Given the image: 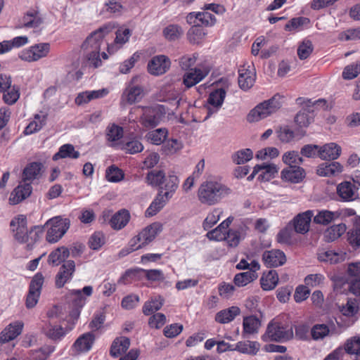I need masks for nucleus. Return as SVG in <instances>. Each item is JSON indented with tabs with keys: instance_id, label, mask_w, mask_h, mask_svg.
<instances>
[{
	"instance_id": "1",
	"label": "nucleus",
	"mask_w": 360,
	"mask_h": 360,
	"mask_svg": "<svg viewBox=\"0 0 360 360\" xmlns=\"http://www.w3.org/2000/svg\"><path fill=\"white\" fill-rule=\"evenodd\" d=\"M115 28L114 23L109 22L91 32L82 45L86 59L89 65L94 68L101 65V46L104 44L105 37Z\"/></svg>"
},
{
	"instance_id": "2",
	"label": "nucleus",
	"mask_w": 360,
	"mask_h": 360,
	"mask_svg": "<svg viewBox=\"0 0 360 360\" xmlns=\"http://www.w3.org/2000/svg\"><path fill=\"white\" fill-rule=\"evenodd\" d=\"M231 190L225 184L216 180H207L199 187L198 198L204 205H214L227 197Z\"/></svg>"
},
{
	"instance_id": "3",
	"label": "nucleus",
	"mask_w": 360,
	"mask_h": 360,
	"mask_svg": "<svg viewBox=\"0 0 360 360\" xmlns=\"http://www.w3.org/2000/svg\"><path fill=\"white\" fill-rule=\"evenodd\" d=\"M46 228V240L53 244L58 242L70 228V220L60 216L52 217L47 220L44 225Z\"/></svg>"
},
{
	"instance_id": "4",
	"label": "nucleus",
	"mask_w": 360,
	"mask_h": 360,
	"mask_svg": "<svg viewBox=\"0 0 360 360\" xmlns=\"http://www.w3.org/2000/svg\"><path fill=\"white\" fill-rule=\"evenodd\" d=\"M279 96H274L256 105L248 115L249 122H258L275 113L282 106Z\"/></svg>"
},
{
	"instance_id": "5",
	"label": "nucleus",
	"mask_w": 360,
	"mask_h": 360,
	"mask_svg": "<svg viewBox=\"0 0 360 360\" xmlns=\"http://www.w3.org/2000/svg\"><path fill=\"white\" fill-rule=\"evenodd\" d=\"M298 104L302 105V108L297 112L295 117V122L300 128L307 127L314 121V111L316 105L326 104V101L319 99L314 101L311 100L298 98L297 99Z\"/></svg>"
},
{
	"instance_id": "6",
	"label": "nucleus",
	"mask_w": 360,
	"mask_h": 360,
	"mask_svg": "<svg viewBox=\"0 0 360 360\" xmlns=\"http://www.w3.org/2000/svg\"><path fill=\"white\" fill-rule=\"evenodd\" d=\"M292 335L291 328L273 319L268 323L266 332L262 335V340L264 342H285L290 340Z\"/></svg>"
},
{
	"instance_id": "7",
	"label": "nucleus",
	"mask_w": 360,
	"mask_h": 360,
	"mask_svg": "<svg viewBox=\"0 0 360 360\" xmlns=\"http://www.w3.org/2000/svg\"><path fill=\"white\" fill-rule=\"evenodd\" d=\"M137 79V77H133L123 91L120 98L121 105H132L143 98L144 90L142 86L135 84Z\"/></svg>"
},
{
	"instance_id": "8",
	"label": "nucleus",
	"mask_w": 360,
	"mask_h": 360,
	"mask_svg": "<svg viewBox=\"0 0 360 360\" xmlns=\"http://www.w3.org/2000/svg\"><path fill=\"white\" fill-rule=\"evenodd\" d=\"M44 282V277L40 272L37 273L32 278L28 293L26 296L25 305L28 309L34 307L39 299L41 288Z\"/></svg>"
},
{
	"instance_id": "9",
	"label": "nucleus",
	"mask_w": 360,
	"mask_h": 360,
	"mask_svg": "<svg viewBox=\"0 0 360 360\" xmlns=\"http://www.w3.org/2000/svg\"><path fill=\"white\" fill-rule=\"evenodd\" d=\"M50 44L39 43L25 49L19 53V58L24 61L34 62L45 58L50 51Z\"/></svg>"
},
{
	"instance_id": "10",
	"label": "nucleus",
	"mask_w": 360,
	"mask_h": 360,
	"mask_svg": "<svg viewBox=\"0 0 360 360\" xmlns=\"http://www.w3.org/2000/svg\"><path fill=\"white\" fill-rule=\"evenodd\" d=\"M256 70L253 63H245L238 69V85L244 91L250 89L255 84Z\"/></svg>"
},
{
	"instance_id": "11",
	"label": "nucleus",
	"mask_w": 360,
	"mask_h": 360,
	"mask_svg": "<svg viewBox=\"0 0 360 360\" xmlns=\"http://www.w3.org/2000/svg\"><path fill=\"white\" fill-rule=\"evenodd\" d=\"M226 96V91L224 88H218L212 91L207 98V119L212 114L216 113L222 106Z\"/></svg>"
},
{
	"instance_id": "12",
	"label": "nucleus",
	"mask_w": 360,
	"mask_h": 360,
	"mask_svg": "<svg viewBox=\"0 0 360 360\" xmlns=\"http://www.w3.org/2000/svg\"><path fill=\"white\" fill-rule=\"evenodd\" d=\"M27 224V218L22 214L14 217L10 223L14 238L20 243L25 242V237L28 231Z\"/></svg>"
},
{
	"instance_id": "13",
	"label": "nucleus",
	"mask_w": 360,
	"mask_h": 360,
	"mask_svg": "<svg viewBox=\"0 0 360 360\" xmlns=\"http://www.w3.org/2000/svg\"><path fill=\"white\" fill-rule=\"evenodd\" d=\"M170 60L164 55L154 56L148 63V71L153 75H161L170 67Z\"/></svg>"
},
{
	"instance_id": "14",
	"label": "nucleus",
	"mask_w": 360,
	"mask_h": 360,
	"mask_svg": "<svg viewBox=\"0 0 360 360\" xmlns=\"http://www.w3.org/2000/svg\"><path fill=\"white\" fill-rule=\"evenodd\" d=\"M210 71V68L207 66L191 69L184 74L183 83L187 88H191L201 82Z\"/></svg>"
},
{
	"instance_id": "15",
	"label": "nucleus",
	"mask_w": 360,
	"mask_h": 360,
	"mask_svg": "<svg viewBox=\"0 0 360 360\" xmlns=\"http://www.w3.org/2000/svg\"><path fill=\"white\" fill-rule=\"evenodd\" d=\"M95 340L91 333H86L80 335L73 343L71 350L74 354L86 353L91 350Z\"/></svg>"
},
{
	"instance_id": "16",
	"label": "nucleus",
	"mask_w": 360,
	"mask_h": 360,
	"mask_svg": "<svg viewBox=\"0 0 360 360\" xmlns=\"http://www.w3.org/2000/svg\"><path fill=\"white\" fill-rule=\"evenodd\" d=\"M262 260L267 267H277L285 263L286 257L283 251L274 249L264 251L262 254Z\"/></svg>"
},
{
	"instance_id": "17",
	"label": "nucleus",
	"mask_w": 360,
	"mask_h": 360,
	"mask_svg": "<svg viewBox=\"0 0 360 360\" xmlns=\"http://www.w3.org/2000/svg\"><path fill=\"white\" fill-rule=\"evenodd\" d=\"M75 271V263L73 260H68L60 266L56 276V285L60 288L70 281Z\"/></svg>"
},
{
	"instance_id": "18",
	"label": "nucleus",
	"mask_w": 360,
	"mask_h": 360,
	"mask_svg": "<svg viewBox=\"0 0 360 360\" xmlns=\"http://www.w3.org/2000/svg\"><path fill=\"white\" fill-rule=\"evenodd\" d=\"M357 188L349 181H342L336 188L337 195L342 202H351L358 198Z\"/></svg>"
},
{
	"instance_id": "19",
	"label": "nucleus",
	"mask_w": 360,
	"mask_h": 360,
	"mask_svg": "<svg viewBox=\"0 0 360 360\" xmlns=\"http://www.w3.org/2000/svg\"><path fill=\"white\" fill-rule=\"evenodd\" d=\"M186 20L189 24H195L201 27H211L216 23L215 16L207 11L190 13L186 17Z\"/></svg>"
},
{
	"instance_id": "20",
	"label": "nucleus",
	"mask_w": 360,
	"mask_h": 360,
	"mask_svg": "<svg viewBox=\"0 0 360 360\" xmlns=\"http://www.w3.org/2000/svg\"><path fill=\"white\" fill-rule=\"evenodd\" d=\"M32 192V185L30 183L21 181L18 186L11 192L8 199L9 203L11 205H17L28 198Z\"/></svg>"
},
{
	"instance_id": "21",
	"label": "nucleus",
	"mask_w": 360,
	"mask_h": 360,
	"mask_svg": "<svg viewBox=\"0 0 360 360\" xmlns=\"http://www.w3.org/2000/svg\"><path fill=\"white\" fill-rule=\"evenodd\" d=\"M305 177V172L301 167H288L281 172V179L283 181L298 184Z\"/></svg>"
},
{
	"instance_id": "22",
	"label": "nucleus",
	"mask_w": 360,
	"mask_h": 360,
	"mask_svg": "<svg viewBox=\"0 0 360 360\" xmlns=\"http://www.w3.org/2000/svg\"><path fill=\"white\" fill-rule=\"evenodd\" d=\"M160 120L161 115L157 108H144L140 122L146 128H154L160 124Z\"/></svg>"
},
{
	"instance_id": "23",
	"label": "nucleus",
	"mask_w": 360,
	"mask_h": 360,
	"mask_svg": "<svg viewBox=\"0 0 360 360\" xmlns=\"http://www.w3.org/2000/svg\"><path fill=\"white\" fill-rule=\"evenodd\" d=\"M179 179L174 172H170L160 187L158 192L163 193V196L169 200L173 197L179 187Z\"/></svg>"
},
{
	"instance_id": "24",
	"label": "nucleus",
	"mask_w": 360,
	"mask_h": 360,
	"mask_svg": "<svg viewBox=\"0 0 360 360\" xmlns=\"http://www.w3.org/2000/svg\"><path fill=\"white\" fill-rule=\"evenodd\" d=\"M124 131L122 127L116 124H110L105 130V137L108 145L119 148L121 146L120 139L123 137Z\"/></svg>"
},
{
	"instance_id": "25",
	"label": "nucleus",
	"mask_w": 360,
	"mask_h": 360,
	"mask_svg": "<svg viewBox=\"0 0 360 360\" xmlns=\"http://www.w3.org/2000/svg\"><path fill=\"white\" fill-rule=\"evenodd\" d=\"M43 171V165L40 162H33L29 163L23 169L22 181L31 184L34 180L39 179Z\"/></svg>"
},
{
	"instance_id": "26",
	"label": "nucleus",
	"mask_w": 360,
	"mask_h": 360,
	"mask_svg": "<svg viewBox=\"0 0 360 360\" xmlns=\"http://www.w3.org/2000/svg\"><path fill=\"white\" fill-rule=\"evenodd\" d=\"M312 217L313 212L311 210H307L298 214L293 219V226L295 231L301 234L307 233L309 230L310 222Z\"/></svg>"
},
{
	"instance_id": "27",
	"label": "nucleus",
	"mask_w": 360,
	"mask_h": 360,
	"mask_svg": "<svg viewBox=\"0 0 360 360\" xmlns=\"http://www.w3.org/2000/svg\"><path fill=\"white\" fill-rule=\"evenodd\" d=\"M43 332L48 338L53 341H60L66 335L68 330L61 325L53 323L50 320L44 326Z\"/></svg>"
},
{
	"instance_id": "28",
	"label": "nucleus",
	"mask_w": 360,
	"mask_h": 360,
	"mask_svg": "<svg viewBox=\"0 0 360 360\" xmlns=\"http://www.w3.org/2000/svg\"><path fill=\"white\" fill-rule=\"evenodd\" d=\"M44 235V226H34L30 231H27V233L25 237V242H22V243L26 244V248L31 250L41 240Z\"/></svg>"
},
{
	"instance_id": "29",
	"label": "nucleus",
	"mask_w": 360,
	"mask_h": 360,
	"mask_svg": "<svg viewBox=\"0 0 360 360\" xmlns=\"http://www.w3.org/2000/svg\"><path fill=\"white\" fill-rule=\"evenodd\" d=\"M162 224L158 222H155L142 229L138 233V236L140 237L142 244H144L146 246L151 243L158 234L162 231Z\"/></svg>"
},
{
	"instance_id": "30",
	"label": "nucleus",
	"mask_w": 360,
	"mask_h": 360,
	"mask_svg": "<svg viewBox=\"0 0 360 360\" xmlns=\"http://www.w3.org/2000/svg\"><path fill=\"white\" fill-rule=\"evenodd\" d=\"M278 169L275 164L264 162L255 166V173H259L258 179L267 181L275 177Z\"/></svg>"
},
{
	"instance_id": "31",
	"label": "nucleus",
	"mask_w": 360,
	"mask_h": 360,
	"mask_svg": "<svg viewBox=\"0 0 360 360\" xmlns=\"http://www.w3.org/2000/svg\"><path fill=\"white\" fill-rule=\"evenodd\" d=\"M341 147L335 143H329L320 147L318 156L322 160H336L341 154Z\"/></svg>"
},
{
	"instance_id": "32",
	"label": "nucleus",
	"mask_w": 360,
	"mask_h": 360,
	"mask_svg": "<svg viewBox=\"0 0 360 360\" xmlns=\"http://www.w3.org/2000/svg\"><path fill=\"white\" fill-rule=\"evenodd\" d=\"M22 321H15L9 324L0 334V342L5 343L18 336L23 328Z\"/></svg>"
},
{
	"instance_id": "33",
	"label": "nucleus",
	"mask_w": 360,
	"mask_h": 360,
	"mask_svg": "<svg viewBox=\"0 0 360 360\" xmlns=\"http://www.w3.org/2000/svg\"><path fill=\"white\" fill-rule=\"evenodd\" d=\"M131 31L128 28H120L116 31L115 41L111 44H108V51L113 53L120 49L125 43L129 41L131 36Z\"/></svg>"
},
{
	"instance_id": "34",
	"label": "nucleus",
	"mask_w": 360,
	"mask_h": 360,
	"mask_svg": "<svg viewBox=\"0 0 360 360\" xmlns=\"http://www.w3.org/2000/svg\"><path fill=\"white\" fill-rule=\"evenodd\" d=\"M342 169V165L338 162H324L319 165L316 172L321 176H330L340 174Z\"/></svg>"
},
{
	"instance_id": "35",
	"label": "nucleus",
	"mask_w": 360,
	"mask_h": 360,
	"mask_svg": "<svg viewBox=\"0 0 360 360\" xmlns=\"http://www.w3.org/2000/svg\"><path fill=\"white\" fill-rule=\"evenodd\" d=\"M346 231L347 226L344 223L332 225L323 232V239L328 243L333 242L341 237Z\"/></svg>"
},
{
	"instance_id": "36",
	"label": "nucleus",
	"mask_w": 360,
	"mask_h": 360,
	"mask_svg": "<svg viewBox=\"0 0 360 360\" xmlns=\"http://www.w3.org/2000/svg\"><path fill=\"white\" fill-rule=\"evenodd\" d=\"M240 313V309L236 306H232L217 312L215 315V321L217 323L225 324L233 321Z\"/></svg>"
},
{
	"instance_id": "37",
	"label": "nucleus",
	"mask_w": 360,
	"mask_h": 360,
	"mask_svg": "<svg viewBox=\"0 0 360 360\" xmlns=\"http://www.w3.org/2000/svg\"><path fill=\"white\" fill-rule=\"evenodd\" d=\"M129 220V212L126 210H121L112 216L110 225L114 230H121L127 226Z\"/></svg>"
},
{
	"instance_id": "38",
	"label": "nucleus",
	"mask_w": 360,
	"mask_h": 360,
	"mask_svg": "<svg viewBox=\"0 0 360 360\" xmlns=\"http://www.w3.org/2000/svg\"><path fill=\"white\" fill-rule=\"evenodd\" d=\"M130 340L127 337H119L114 340L110 347V354L114 357L124 354L130 346Z\"/></svg>"
},
{
	"instance_id": "39",
	"label": "nucleus",
	"mask_w": 360,
	"mask_h": 360,
	"mask_svg": "<svg viewBox=\"0 0 360 360\" xmlns=\"http://www.w3.org/2000/svg\"><path fill=\"white\" fill-rule=\"evenodd\" d=\"M69 256L70 250L65 246H61L51 252L47 262L49 264L56 266L64 262Z\"/></svg>"
},
{
	"instance_id": "40",
	"label": "nucleus",
	"mask_w": 360,
	"mask_h": 360,
	"mask_svg": "<svg viewBox=\"0 0 360 360\" xmlns=\"http://www.w3.org/2000/svg\"><path fill=\"white\" fill-rule=\"evenodd\" d=\"M261 326L260 320L255 316H249L244 317L243 321V335H247L257 333Z\"/></svg>"
},
{
	"instance_id": "41",
	"label": "nucleus",
	"mask_w": 360,
	"mask_h": 360,
	"mask_svg": "<svg viewBox=\"0 0 360 360\" xmlns=\"http://www.w3.org/2000/svg\"><path fill=\"white\" fill-rule=\"evenodd\" d=\"M235 349L240 353L254 356L259 352L260 344L257 341H240L235 345Z\"/></svg>"
},
{
	"instance_id": "42",
	"label": "nucleus",
	"mask_w": 360,
	"mask_h": 360,
	"mask_svg": "<svg viewBox=\"0 0 360 360\" xmlns=\"http://www.w3.org/2000/svg\"><path fill=\"white\" fill-rule=\"evenodd\" d=\"M79 156V152L75 150L73 145L66 143L59 148L58 151L53 155V160L56 161L63 158L77 159Z\"/></svg>"
},
{
	"instance_id": "43",
	"label": "nucleus",
	"mask_w": 360,
	"mask_h": 360,
	"mask_svg": "<svg viewBox=\"0 0 360 360\" xmlns=\"http://www.w3.org/2000/svg\"><path fill=\"white\" fill-rule=\"evenodd\" d=\"M340 216V213L338 211L332 212L327 210L319 211L314 217V223L321 225H328L332 221L338 219Z\"/></svg>"
},
{
	"instance_id": "44",
	"label": "nucleus",
	"mask_w": 360,
	"mask_h": 360,
	"mask_svg": "<svg viewBox=\"0 0 360 360\" xmlns=\"http://www.w3.org/2000/svg\"><path fill=\"white\" fill-rule=\"evenodd\" d=\"M169 201L163 196V193L158 192L155 199L152 201L149 207L146 210V217H153L159 212Z\"/></svg>"
},
{
	"instance_id": "45",
	"label": "nucleus",
	"mask_w": 360,
	"mask_h": 360,
	"mask_svg": "<svg viewBox=\"0 0 360 360\" xmlns=\"http://www.w3.org/2000/svg\"><path fill=\"white\" fill-rule=\"evenodd\" d=\"M168 136V130L166 128H159L148 131L146 134V139L149 143L160 146L165 142Z\"/></svg>"
},
{
	"instance_id": "46",
	"label": "nucleus",
	"mask_w": 360,
	"mask_h": 360,
	"mask_svg": "<svg viewBox=\"0 0 360 360\" xmlns=\"http://www.w3.org/2000/svg\"><path fill=\"white\" fill-rule=\"evenodd\" d=\"M23 25L27 28H39L43 23V19L37 11H28L23 17Z\"/></svg>"
},
{
	"instance_id": "47",
	"label": "nucleus",
	"mask_w": 360,
	"mask_h": 360,
	"mask_svg": "<svg viewBox=\"0 0 360 360\" xmlns=\"http://www.w3.org/2000/svg\"><path fill=\"white\" fill-rule=\"evenodd\" d=\"M55 350V346L45 345L38 349L31 350L27 360H47Z\"/></svg>"
},
{
	"instance_id": "48",
	"label": "nucleus",
	"mask_w": 360,
	"mask_h": 360,
	"mask_svg": "<svg viewBox=\"0 0 360 360\" xmlns=\"http://www.w3.org/2000/svg\"><path fill=\"white\" fill-rule=\"evenodd\" d=\"M278 282V275L276 271L270 270L264 274L260 279L261 287L264 290H271L276 288Z\"/></svg>"
},
{
	"instance_id": "49",
	"label": "nucleus",
	"mask_w": 360,
	"mask_h": 360,
	"mask_svg": "<svg viewBox=\"0 0 360 360\" xmlns=\"http://www.w3.org/2000/svg\"><path fill=\"white\" fill-rule=\"evenodd\" d=\"M164 302V299L160 295H155L150 300L145 302L143 307V313L148 316L159 310Z\"/></svg>"
},
{
	"instance_id": "50",
	"label": "nucleus",
	"mask_w": 360,
	"mask_h": 360,
	"mask_svg": "<svg viewBox=\"0 0 360 360\" xmlns=\"http://www.w3.org/2000/svg\"><path fill=\"white\" fill-rule=\"evenodd\" d=\"M144 146L141 141L136 138H133L121 144L118 149L124 150L129 154H136L143 151Z\"/></svg>"
},
{
	"instance_id": "51",
	"label": "nucleus",
	"mask_w": 360,
	"mask_h": 360,
	"mask_svg": "<svg viewBox=\"0 0 360 360\" xmlns=\"http://www.w3.org/2000/svg\"><path fill=\"white\" fill-rule=\"evenodd\" d=\"M46 115H40L37 114L34 115V120L30 122L24 130L25 135H30L39 131L46 124Z\"/></svg>"
},
{
	"instance_id": "52",
	"label": "nucleus",
	"mask_w": 360,
	"mask_h": 360,
	"mask_svg": "<svg viewBox=\"0 0 360 360\" xmlns=\"http://www.w3.org/2000/svg\"><path fill=\"white\" fill-rule=\"evenodd\" d=\"M318 259L321 262L337 264L344 260L345 255L333 250H326L320 252L318 254Z\"/></svg>"
},
{
	"instance_id": "53",
	"label": "nucleus",
	"mask_w": 360,
	"mask_h": 360,
	"mask_svg": "<svg viewBox=\"0 0 360 360\" xmlns=\"http://www.w3.org/2000/svg\"><path fill=\"white\" fill-rule=\"evenodd\" d=\"M223 213L221 208L217 207L211 210L203 221L202 227L205 230H208L214 226L219 220Z\"/></svg>"
},
{
	"instance_id": "54",
	"label": "nucleus",
	"mask_w": 360,
	"mask_h": 360,
	"mask_svg": "<svg viewBox=\"0 0 360 360\" xmlns=\"http://www.w3.org/2000/svg\"><path fill=\"white\" fill-rule=\"evenodd\" d=\"M187 33L188 39L192 44H199L201 42L206 35L205 30L195 24H192Z\"/></svg>"
},
{
	"instance_id": "55",
	"label": "nucleus",
	"mask_w": 360,
	"mask_h": 360,
	"mask_svg": "<svg viewBox=\"0 0 360 360\" xmlns=\"http://www.w3.org/2000/svg\"><path fill=\"white\" fill-rule=\"evenodd\" d=\"M282 160L289 167H300L303 162L302 158L295 150L285 152L282 156Z\"/></svg>"
},
{
	"instance_id": "56",
	"label": "nucleus",
	"mask_w": 360,
	"mask_h": 360,
	"mask_svg": "<svg viewBox=\"0 0 360 360\" xmlns=\"http://www.w3.org/2000/svg\"><path fill=\"white\" fill-rule=\"evenodd\" d=\"M257 277V273L253 272H242L236 274L233 282L238 287H243L255 280Z\"/></svg>"
},
{
	"instance_id": "57",
	"label": "nucleus",
	"mask_w": 360,
	"mask_h": 360,
	"mask_svg": "<svg viewBox=\"0 0 360 360\" xmlns=\"http://www.w3.org/2000/svg\"><path fill=\"white\" fill-rule=\"evenodd\" d=\"M183 33L182 28L178 25H169L163 30V35L169 41L179 39Z\"/></svg>"
},
{
	"instance_id": "58",
	"label": "nucleus",
	"mask_w": 360,
	"mask_h": 360,
	"mask_svg": "<svg viewBox=\"0 0 360 360\" xmlns=\"http://www.w3.org/2000/svg\"><path fill=\"white\" fill-rule=\"evenodd\" d=\"M166 177L163 171H151L147 174L146 181L152 186L160 187Z\"/></svg>"
},
{
	"instance_id": "59",
	"label": "nucleus",
	"mask_w": 360,
	"mask_h": 360,
	"mask_svg": "<svg viewBox=\"0 0 360 360\" xmlns=\"http://www.w3.org/2000/svg\"><path fill=\"white\" fill-rule=\"evenodd\" d=\"M105 176L110 182H119L124 179V174L122 169L112 165L106 169Z\"/></svg>"
},
{
	"instance_id": "60",
	"label": "nucleus",
	"mask_w": 360,
	"mask_h": 360,
	"mask_svg": "<svg viewBox=\"0 0 360 360\" xmlns=\"http://www.w3.org/2000/svg\"><path fill=\"white\" fill-rule=\"evenodd\" d=\"M348 240L352 246H360V218L358 219L352 230L348 232Z\"/></svg>"
},
{
	"instance_id": "61",
	"label": "nucleus",
	"mask_w": 360,
	"mask_h": 360,
	"mask_svg": "<svg viewBox=\"0 0 360 360\" xmlns=\"http://www.w3.org/2000/svg\"><path fill=\"white\" fill-rule=\"evenodd\" d=\"M253 157L252 151L249 149L240 150L232 156L233 162L237 165H243L250 160Z\"/></svg>"
},
{
	"instance_id": "62",
	"label": "nucleus",
	"mask_w": 360,
	"mask_h": 360,
	"mask_svg": "<svg viewBox=\"0 0 360 360\" xmlns=\"http://www.w3.org/2000/svg\"><path fill=\"white\" fill-rule=\"evenodd\" d=\"M182 148L183 144L180 141L176 139H172L164 143L162 146V150L167 155H172L176 153Z\"/></svg>"
},
{
	"instance_id": "63",
	"label": "nucleus",
	"mask_w": 360,
	"mask_h": 360,
	"mask_svg": "<svg viewBox=\"0 0 360 360\" xmlns=\"http://www.w3.org/2000/svg\"><path fill=\"white\" fill-rule=\"evenodd\" d=\"M105 243V238L102 232H95L89 240V246L94 250H99Z\"/></svg>"
},
{
	"instance_id": "64",
	"label": "nucleus",
	"mask_w": 360,
	"mask_h": 360,
	"mask_svg": "<svg viewBox=\"0 0 360 360\" xmlns=\"http://www.w3.org/2000/svg\"><path fill=\"white\" fill-rule=\"evenodd\" d=\"M314 49L312 42L309 39H304L298 46L297 55L301 60L307 58Z\"/></svg>"
}]
</instances>
